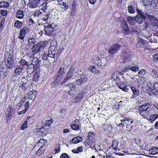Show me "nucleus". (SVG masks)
Wrapping results in <instances>:
<instances>
[{
	"mask_svg": "<svg viewBox=\"0 0 158 158\" xmlns=\"http://www.w3.org/2000/svg\"><path fill=\"white\" fill-rule=\"evenodd\" d=\"M152 74L155 76V77L158 78V73L156 70L154 69H152Z\"/></svg>",
	"mask_w": 158,
	"mask_h": 158,
	"instance_id": "a18cd8bd",
	"label": "nucleus"
},
{
	"mask_svg": "<svg viewBox=\"0 0 158 158\" xmlns=\"http://www.w3.org/2000/svg\"><path fill=\"white\" fill-rule=\"evenodd\" d=\"M83 151L82 147V146L78 147L77 149L72 150V152L73 153H78L80 152H81Z\"/></svg>",
	"mask_w": 158,
	"mask_h": 158,
	"instance_id": "72a5a7b5",
	"label": "nucleus"
},
{
	"mask_svg": "<svg viewBox=\"0 0 158 158\" xmlns=\"http://www.w3.org/2000/svg\"><path fill=\"white\" fill-rule=\"evenodd\" d=\"M1 14L4 16L7 15V11L6 10H0Z\"/></svg>",
	"mask_w": 158,
	"mask_h": 158,
	"instance_id": "49530a36",
	"label": "nucleus"
},
{
	"mask_svg": "<svg viewBox=\"0 0 158 158\" xmlns=\"http://www.w3.org/2000/svg\"><path fill=\"white\" fill-rule=\"evenodd\" d=\"M128 11L129 13L133 14L135 13V10L132 6H129L128 7Z\"/></svg>",
	"mask_w": 158,
	"mask_h": 158,
	"instance_id": "f704fd0d",
	"label": "nucleus"
},
{
	"mask_svg": "<svg viewBox=\"0 0 158 158\" xmlns=\"http://www.w3.org/2000/svg\"><path fill=\"white\" fill-rule=\"evenodd\" d=\"M36 94V91L35 90H33L29 92L26 95H27V98L31 99Z\"/></svg>",
	"mask_w": 158,
	"mask_h": 158,
	"instance_id": "c756f323",
	"label": "nucleus"
},
{
	"mask_svg": "<svg viewBox=\"0 0 158 158\" xmlns=\"http://www.w3.org/2000/svg\"><path fill=\"white\" fill-rule=\"evenodd\" d=\"M121 47V46L118 44L113 45L110 48L109 52L112 55H114L120 49Z\"/></svg>",
	"mask_w": 158,
	"mask_h": 158,
	"instance_id": "f8f14e48",
	"label": "nucleus"
},
{
	"mask_svg": "<svg viewBox=\"0 0 158 158\" xmlns=\"http://www.w3.org/2000/svg\"><path fill=\"white\" fill-rule=\"evenodd\" d=\"M27 98V97L25 96L23 98H22L21 100V102H20L21 103L20 105L23 104L24 102L26 101Z\"/></svg>",
	"mask_w": 158,
	"mask_h": 158,
	"instance_id": "bf43d9fd",
	"label": "nucleus"
},
{
	"mask_svg": "<svg viewBox=\"0 0 158 158\" xmlns=\"http://www.w3.org/2000/svg\"><path fill=\"white\" fill-rule=\"evenodd\" d=\"M47 143L46 140L44 139H40L39 142L37 143L33 148L35 149H37V148L39 147H40V148H42L46 144V143Z\"/></svg>",
	"mask_w": 158,
	"mask_h": 158,
	"instance_id": "a211bd4d",
	"label": "nucleus"
},
{
	"mask_svg": "<svg viewBox=\"0 0 158 158\" xmlns=\"http://www.w3.org/2000/svg\"><path fill=\"white\" fill-rule=\"evenodd\" d=\"M115 79L117 80L116 85L118 87L125 92H127L128 91V88H127V85L122 82L120 81L119 78L116 77Z\"/></svg>",
	"mask_w": 158,
	"mask_h": 158,
	"instance_id": "9b49d317",
	"label": "nucleus"
},
{
	"mask_svg": "<svg viewBox=\"0 0 158 158\" xmlns=\"http://www.w3.org/2000/svg\"><path fill=\"white\" fill-rule=\"evenodd\" d=\"M131 52L127 48L124 49L121 54V56L123 58V62L126 63L130 61Z\"/></svg>",
	"mask_w": 158,
	"mask_h": 158,
	"instance_id": "6e6552de",
	"label": "nucleus"
},
{
	"mask_svg": "<svg viewBox=\"0 0 158 158\" xmlns=\"http://www.w3.org/2000/svg\"><path fill=\"white\" fill-rule=\"evenodd\" d=\"M27 69H34V67H35L34 65H33L31 64H29V63H28V65H27Z\"/></svg>",
	"mask_w": 158,
	"mask_h": 158,
	"instance_id": "6e6d98bb",
	"label": "nucleus"
},
{
	"mask_svg": "<svg viewBox=\"0 0 158 158\" xmlns=\"http://www.w3.org/2000/svg\"><path fill=\"white\" fill-rule=\"evenodd\" d=\"M35 67H34V69L37 71V72H38L40 70V67H37V65L36 64H34Z\"/></svg>",
	"mask_w": 158,
	"mask_h": 158,
	"instance_id": "774afa93",
	"label": "nucleus"
},
{
	"mask_svg": "<svg viewBox=\"0 0 158 158\" xmlns=\"http://www.w3.org/2000/svg\"><path fill=\"white\" fill-rule=\"evenodd\" d=\"M69 87H70L71 89V90L72 91H74L75 90V87L74 86V85H73L72 83L71 84H70L69 85Z\"/></svg>",
	"mask_w": 158,
	"mask_h": 158,
	"instance_id": "052dcab7",
	"label": "nucleus"
},
{
	"mask_svg": "<svg viewBox=\"0 0 158 158\" xmlns=\"http://www.w3.org/2000/svg\"><path fill=\"white\" fill-rule=\"evenodd\" d=\"M5 18H3L1 21L0 23V29H1V28L3 27V24L5 23Z\"/></svg>",
	"mask_w": 158,
	"mask_h": 158,
	"instance_id": "864d4df0",
	"label": "nucleus"
},
{
	"mask_svg": "<svg viewBox=\"0 0 158 158\" xmlns=\"http://www.w3.org/2000/svg\"><path fill=\"white\" fill-rule=\"evenodd\" d=\"M29 25H33L35 23V22L31 19H30L29 20Z\"/></svg>",
	"mask_w": 158,
	"mask_h": 158,
	"instance_id": "69168bd1",
	"label": "nucleus"
},
{
	"mask_svg": "<svg viewBox=\"0 0 158 158\" xmlns=\"http://www.w3.org/2000/svg\"><path fill=\"white\" fill-rule=\"evenodd\" d=\"M50 14H45V16L44 17V20H47L48 19H50Z\"/></svg>",
	"mask_w": 158,
	"mask_h": 158,
	"instance_id": "4d7b16f0",
	"label": "nucleus"
},
{
	"mask_svg": "<svg viewBox=\"0 0 158 158\" xmlns=\"http://www.w3.org/2000/svg\"><path fill=\"white\" fill-rule=\"evenodd\" d=\"M22 23L20 21L16 20L15 21V26L17 28H21L22 26Z\"/></svg>",
	"mask_w": 158,
	"mask_h": 158,
	"instance_id": "4c0bfd02",
	"label": "nucleus"
},
{
	"mask_svg": "<svg viewBox=\"0 0 158 158\" xmlns=\"http://www.w3.org/2000/svg\"><path fill=\"white\" fill-rule=\"evenodd\" d=\"M123 29V33L126 35H129L130 33H131L130 28L128 27V26L124 27Z\"/></svg>",
	"mask_w": 158,
	"mask_h": 158,
	"instance_id": "c9c22d12",
	"label": "nucleus"
},
{
	"mask_svg": "<svg viewBox=\"0 0 158 158\" xmlns=\"http://www.w3.org/2000/svg\"><path fill=\"white\" fill-rule=\"evenodd\" d=\"M157 87H158V83L156 82L151 90L152 93L155 95L157 94L158 93Z\"/></svg>",
	"mask_w": 158,
	"mask_h": 158,
	"instance_id": "c85d7f7f",
	"label": "nucleus"
},
{
	"mask_svg": "<svg viewBox=\"0 0 158 158\" xmlns=\"http://www.w3.org/2000/svg\"><path fill=\"white\" fill-rule=\"evenodd\" d=\"M44 151V149H42V148H40L36 152V154L38 156H40L42 155Z\"/></svg>",
	"mask_w": 158,
	"mask_h": 158,
	"instance_id": "ea45409f",
	"label": "nucleus"
},
{
	"mask_svg": "<svg viewBox=\"0 0 158 158\" xmlns=\"http://www.w3.org/2000/svg\"><path fill=\"white\" fill-rule=\"evenodd\" d=\"M118 145V142L117 141L114 140L112 142L111 147L115 151L117 150V147Z\"/></svg>",
	"mask_w": 158,
	"mask_h": 158,
	"instance_id": "473e14b6",
	"label": "nucleus"
},
{
	"mask_svg": "<svg viewBox=\"0 0 158 158\" xmlns=\"http://www.w3.org/2000/svg\"><path fill=\"white\" fill-rule=\"evenodd\" d=\"M82 139V137L80 136L73 137L71 140V143H77L81 141Z\"/></svg>",
	"mask_w": 158,
	"mask_h": 158,
	"instance_id": "5701e85b",
	"label": "nucleus"
},
{
	"mask_svg": "<svg viewBox=\"0 0 158 158\" xmlns=\"http://www.w3.org/2000/svg\"><path fill=\"white\" fill-rule=\"evenodd\" d=\"M56 52L49 51L48 54H44L42 59L44 60V64L49 65L55 60L56 61L58 60L60 54L57 52L56 53Z\"/></svg>",
	"mask_w": 158,
	"mask_h": 158,
	"instance_id": "f03ea898",
	"label": "nucleus"
},
{
	"mask_svg": "<svg viewBox=\"0 0 158 158\" xmlns=\"http://www.w3.org/2000/svg\"><path fill=\"white\" fill-rule=\"evenodd\" d=\"M147 43H148V41L145 40H143L139 38H138L136 46L138 48L143 47Z\"/></svg>",
	"mask_w": 158,
	"mask_h": 158,
	"instance_id": "6ab92c4d",
	"label": "nucleus"
},
{
	"mask_svg": "<svg viewBox=\"0 0 158 158\" xmlns=\"http://www.w3.org/2000/svg\"><path fill=\"white\" fill-rule=\"evenodd\" d=\"M27 127V121H25L24 123L22 125L21 129L22 130H23L25 128H26Z\"/></svg>",
	"mask_w": 158,
	"mask_h": 158,
	"instance_id": "c03bdc74",
	"label": "nucleus"
},
{
	"mask_svg": "<svg viewBox=\"0 0 158 158\" xmlns=\"http://www.w3.org/2000/svg\"><path fill=\"white\" fill-rule=\"evenodd\" d=\"M11 106H9L5 114L6 115V119L7 120L11 118L12 114L11 112Z\"/></svg>",
	"mask_w": 158,
	"mask_h": 158,
	"instance_id": "4be33fe9",
	"label": "nucleus"
},
{
	"mask_svg": "<svg viewBox=\"0 0 158 158\" xmlns=\"http://www.w3.org/2000/svg\"><path fill=\"white\" fill-rule=\"evenodd\" d=\"M150 107V104L145 103L139 107L138 111L140 115L143 117L147 118L150 122L153 123L158 118V114H151L149 118L148 119V118L151 110Z\"/></svg>",
	"mask_w": 158,
	"mask_h": 158,
	"instance_id": "f257e3e1",
	"label": "nucleus"
},
{
	"mask_svg": "<svg viewBox=\"0 0 158 158\" xmlns=\"http://www.w3.org/2000/svg\"><path fill=\"white\" fill-rule=\"evenodd\" d=\"M39 2L36 0H33V1L31 3L32 8H35L39 4Z\"/></svg>",
	"mask_w": 158,
	"mask_h": 158,
	"instance_id": "37998d69",
	"label": "nucleus"
},
{
	"mask_svg": "<svg viewBox=\"0 0 158 158\" xmlns=\"http://www.w3.org/2000/svg\"><path fill=\"white\" fill-rule=\"evenodd\" d=\"M153 60L155 62H158V53L153 55Z\"/></svg>",
	"mask_w": 158,
	"mask_h": 158,
	"instance_id": "de8ad7c7",
	"label": "nucleus"
},
{
	"mask_svg": "<svg viewBox=\"0 0 158 158\" xmlns=\"http://www.w3.org/2000/svg\"><path fill=\"white\" fill-rule=\"evenodd\" d=\"M34 58L32 59L31 64L33 65H34L35 64L37 61L38 58H37V56H34Z\"/></svg>",
	"mask_w": 158,
	"mask_h": 158,
	"instance_id": "8fccbe9b",
	"label": "nucleus"
},
{
	"mask_svg": "<svg viewBox=\"0 0 158 158\" xmlns=\"http://www.w3.org/2000/svg\"><path fill=\"white\" fill-rule=\"evenodd\" d=\"M23 70V69L22 66L20 65L16 66L15 71V74L17 76L21 74Z\"/></svg>",
	"mask_w": 158,
	"mask_h": 158,
	"instance_id": "aec40b11",
	"label": "nucleus"
},
{
	"mask_svg": "<svg viewBox=\"0 0 158 158\" xmlns=\"http://www.w3.org/2000/svg\"><path fill=\"white\" fill-rule=\"evenodd\" d=\"M39 76L37 75H35L33 77V80L36 81L39 78Z\"/></svg>",
	"mask_w": 158,
	"mask_h": 158,
	"instance_id": "680f3d73",
	"label": "nucleus"
},
{
	"mask_svg": "<svg viewBox=\"0 0 158 158\" xmlns=\"http://www.w3.org/2000/svg\"><path fill=\"white\" fill-rule=\"evenodd\" d=\"M24 15V13L23 11L19 10L16 14V17L19 19H22L23 18Z\"/></svg>",
	"mask_w": 158,
	"mask_h": 158,
	"instance_id": "cd10ccee",
	"label": "nucleus"
},
{
	"mask_svg": "<svg viewBox=\"0 0 158 158\" xmlns=\"http://www.w3.org/2000/svg\"><path fill=\"white\" fill-rule=\"evenodd\" d=\"M144 5L146 6L151 5L152 3V0H142Z\"/></svg>",
	"mask_w": 158,
	"mask_h": 158,
	"instance_id": "58836bf2",
	"label": "nucleus"
},
{
	"mask_svg": "<svg viewBox=\"0 0 158 158\" xmlns=\"http://www.w3.org/2000/svg\"><path fill=\"white\" fill-rule=\"evenodd\" d=\"M80 124L79 121L76 119L73 122V123L71 125V127L73 130H79L81 127V125Z\"/></svg>",
	"mask_w": 158,
	"mask_h": 158,
	"instance_id": "f3484780",
	"label": "nucleus"
},
{
	"mask_svg": "<svg viewBox=\"0 0 158 158\" xmlns=\"http://www.w3.org/2000/svg\"><path fill=\"white\" fill-rule=\"evenodd\" d=\"M127 20L129 23L132 26H134L135 23V17L128 16L127 17Z\"/></svg>",
	"mask_w": 158,
	"mask_h": 158,
	"instance_id": "393cba45",
	"label": "nucleus"
},
{
	"mask_svg": "<svg viewBox=\"0 0 158 158\" xmlns=\"http://www.w3.org/2000/svg\"><path fill=\"white\" fill-rule=\"evenodd\" d=\"M20 63L22 64H23V65H26L27 66V65H28V63L24 59H22L20 61Z\"/></svg>",
	"mask_w": 158,
	"mask_h": 158,
	"instance_id": "603ef678",
	"label": "nucleus"
},
{
	"mask_svg": "<svg viewBox=\"0 0 158 158\" xmlns=\"http://www.w3.org/2000/svg\"><path fill=\"white\" fill-rule=\"evenodd\" d=\"M131 33L132 34H137L139 31V29L136 27L134 26H132L131 27Z\"/></svg>",
	"mask_w": 158,
	"mask_h": 158,
	"instance_id": "7c9ffc66",
	"label": "nucleus"
},
{
	"mask_svg": "<svg viewBox=\"0 0 158 158\" xmlns=\"http://www.w3.org/2000/svg\"><path fill=\"white\" fill-rule=\"evenodd\" d=\"M148 18L151 24L154 27H158V19L154 16L147 15Z\"/></svg>",
	"mask_w": 158,
	"mask_h": 158,
	"instance_id": "4468645a",
	"label": "nucleus"
},
{
	"mask_svg": "<svg viewBox=\"0 0 158 158\" xmlns=\"http://www.w3.org/2000/svg\"><path fill=\"white\" fill-rule=\"evenodd\" d=\"M27 110H26V109H25L19 112L18 114H24L25 113Z\"/></svg>",
	"mask_w": 158,
	"mask_h": 158,
	"instance_id": "338daca9",
	"label": "nucleus"
},
{
	"mask_svg": "<svg viewBox=\"0 0 158 158\" xmlns=\"http://www.w3.org/2000/svg\"><path fill=\"white\" fill-rule=\"evenodd\" d=\"M29 28L27 27H24L20 29L18 38L22 40V42L24 41V38L26 35L29 33Z\"/></svg>",
	"mask_w": 158,
	"mask_h": 158,
	"instance_id": "9d476101",
	"label": "nucleus"
},
{
	"mask_svg": "<svg viewBox=\"0 0 158 158\" xmlns=\"http://www.w3.org/2000/svg\"><path fill=\"white\" fill-rule=\"evenodd\" d=\"M131 89L134 94V95H132L133 98H135L136 97L139 95V90L133 86H131Z\"/></svg>",
	"mask_w": 158,
	"mask_h": 158,
	"instance_id": "412c9836",
	"label": "nucleus"
},
{
	"mask_svg": "<svg viewBox=\"0 0 158 158\" xmlns=\"http://www.w3.org/2000/svg\"><path fill=\"white\" fill-rule=\"evenodd\" d=\"M46 127H44V126L42 127L41 128L40 130V131L43 134H45L47 130L46 129Z\"/></svg>",
	"mask_w": 158,
	"mask_h": 158,
	"instance_id": "09e8293b",
	"label": "nucleus"
},
{
	"mask_svg": "<svg viewBox=\"0 0 158 158\" xmlns=\"http://www.w3.org/2000/svg\"><path fill=\"white\" fill-rule=\"evenodd\" d=\"M75 73H77V72H75V68L73 67H70L66 73V77L64 78L63 81L61 82V85L63 84L72 79Z\"/></svg>",
	"mask_w": 158,
	"mask_h": 158,
	"instance_id": "39448f33",
	"label": "nucleus"
},
{
	"mask_svg": "<svg viewBox=\"0 0 158 158\" xmlns=\"http://www.w3.org/2000/svg\"><path fill=\"white\" fill-rule=\"evenodd\" d=\"M34 69H27V73L31 74L34 71Z\"/></svg>",
	"mask_w": 158,
	"mask_h": 158,
	"instance_id": "e2e57ef3",
	"label": "nucleus"
},
{
	"mask_svg": "<svg viewBox=\"0 0 158 158\" xmlns=\"http://www.w3.org/2000/svg\"><path fill=\"white\" fill-rule=\"evenodd\" d=\"M139 67L137 66H132L131 65H129L126 67L122 72L119 73L121 75H123L124 73L129 71L130 70L134 72H136L139 70Z\"/></svg>",
	"mask_w": 158,
	"mask_h": 158,
	"instance_id": "ddd939ff",
	"label": "nucleus"
},
{
	"mask_svg": "<svg viewBox=\"0 0 158 158\" xmlns=\"http://www.w3.org/2000/svg\"><path fill=\"white\" fill-rule=\"evenodd\" d=\"M89 69L94 73L95 74L96 73H97L98 72V70H96L95 69V68L94 66H91L90 67Z\"/></svg>",
	"mask_w": 158,
	"mask_h": 158,
	"instance_id": "a19ab883",
	"label": "nucleus"
},
{
	"mask_svg": "<svg viewBox=\"0 0 158 158\" xmlns=\"http://www.w3.org/2000/svg\"><path fill=\"white\" fill-rule=\"evenodd\" d=\"M44 31L45 34L48 36H54L56 34L55 31L56 29V27L53 26L52 24H48L44 27Z\"/></svg>",
	"mask_w": 158,
	"mask_h": 158,
	"instance_id": "423d86ee",
	"label": "nucleus"
},
{
	"mask_svg": "<svg viewBox=\"0 0 158 158\" xmlns=\"http://www.w3.org/2000/svg\"><path fill=\"white\" fill-rule=\"evenodd\" d=\"M136 10L138 15L135 17V22L140 24H141L143 21V19H146L147 15L138 8L136 9Z\"/></svg>",
	"mask_w": 158,
	"mask_h": 158,
	"instance_id": "0eeeda50",
	"label": "nucleus"
},
{
	"mask_svg": "<svg viewBox=\"0 0 158 158\" xmlns=\"http://www.w3.org/2000/svg\"><path fill=\"white\" fill-rule=\"evenodd\" d=\"M94 136V134L93 132H90L88 133V139L90 140L93 138Z\"/></svg>",
	"mask_w": 158,
	"mask_h": 158,
	"instance_id": "79ce46f5",
	"label": "nucleus"
},
{
	"mask_svg": "<svg viewBox=\"0 0 158 158\" xmlns=\"http://www.w3.org/2000/svg\"><path fill=\"white\" fill-rule=\"evenodd\" d=\"M5 62L6 67L9 69H11L15 65V63L11 55L7 52L5 54Z\"/></svg>",
	"mask_w": 158,
	"mask_h": 158,
	"instance_id": "20e7f679",
	"label": "nucleus"
},
{
	"mask_svg": "<svg viewBox=\"0 0 158 158\" xmlns=\"http://www.w3.org/2000/svg\"><path fill=\"white\" fill-rule=\"evenodd\" d=\"M60 158H69V157L66 153H64L61 155Z\"/></svg>",
	"mask_w": 158,
	"mask_h": 158,
	"instance_id": "5fc2aeb1",
	"label": "nucleus"
},
{
	"mask_svg": "<svg viewBox=\"0 0 158 158\" xmlns=\"http://www.w3.org/2000/svg\"><path fill=\"white\" fill-rule=\"evenodd\" d=\"M146 70L145 69H142L140 70L138 74L142 76L144 75L146 73Z\"/></svg>",
	"mask_w": 158,
	"mask_h": 158,
	"instance_id": "3c124183",
	"label": "nucleus"
},
{
	"mask_svg": "<svg viewBox=\"0 0 158 158\" xmlns=\"http://www.w3.org/2000/svg\"><path fill=\"white\" fill-rule=\"evenodd\" d=\"M129 121V120L128 118H126L121 120V122L125 123H127Z\"/></svg>",
	"mask_w": 158,
	"mask_h": 158,
	"instance_id": "13d9d810",
	"label": "nucleus"
},
{
	"mask_svg": "<svg viewBox=\"0 0 158 158\" xmlns=\"http://www.w3.org/2000/svg\"><path fill=\"white\" fill-rule=\"evenodd\" d=\"M80 77V79L76 80V83L78 85H81L88 81V78L85 76L81 75Z\"/></svg>",
	"mask_w": 158,
	"mask_h": 158,
	"instance_id": "dca6fc26",
	"label": "nucleus"
},
{
	"mask_svg": "<svg viewBox=\"0 0 158 158\" xmlns=\"http://www.w3.org/2000/svg\"><path fill=\"white\" fill-rule=\"evenodd\" d=\"M149 153L151 155H155L158 153V148L153 147L148 150Z\"/></svg>",
	"mask_w": 158,
	"mask_h": 158,
	"instance_id": "b1692460",
	"label": "nucleus"
},
{
	"mask_svg": "<svg viewBox=\"0 0 158 158\" xmlns=\"http://www.w3.org/2000/svg\"><path fill=\"white\" fill-rule=\"evenodd\" d=\"M36 40L34 37H32L28 39V46L33 45L36 42Z\"/></svg>",
	"mask_w": 158,
	"mask_h": 158,
	"instance_id": "bb28decb",
	"label": "nucleus"
},
{
	"mask_svg": "<svg viewBox=\"0 0 158 158\" xmlns=\"http://www.w3.org/2000/svg\"><path fill=\"white\" fill-rule=\"evenodd\" d=\"M83 95L82 93L81 92L79 93L75 99V102L78 103L81 101L83 97Z\"/></svg>",
	"mask_w": 158,
	"mask_h": 158,
	"instance_id": "a878e982",
	"label": "nucleus"
},
{
	"mask_svg": "<svg viewBox=\"0 0 158 158\" xmlns=\"http://www.w3.org/2000/svg\"><path fill=\"white\" fill-rule=\"evenodd\" d=\"M44 46L43 45H40L39 44H36L33 46L32 49V54L34 56H38L37 55L39 54L40 52V49L41 47H44L47 44V42L46 41H45L44 42Z\"/></svg>",
	"mask_w": 158,
	"mask_h": 158,
	"instance_id": "1a4fd4ad",
	"label": "nucleus"
},
{
	"mask_svg": "<svg viewBox=\"0 0 158 158\" xmlns=\"http://www.w3.org/2000/svg\"><path fill=\"white\" fill-rule=\"evenodd\" d=\"M29 103L28 102H27L25 103V109H26V110H27L29 108Z\"/></svg>",
	"mask_w": 158,
	"mask_h": 158,
	"instance_id": "0e129e2a",
	"label": "nucleus"
},
{
	"mask_svg": "<svg viewBox=\"0 0 158 158\" xmlns=\"http://www.w3.org/2000/svg\"><path fill=\"white\" fill-rule=\"evenodd\" d=\"M64 69L61 67L53 79L51 85L52 87H56L60 83L64 74Z\"/></svg>",
	"mask_w": 158,
	"mask_h": 158,
	"instance_id": "7ed1b4c3",
	"label": "nucleus"
},
{
	"mask_svg": "<svg viewBox=\"0 0 158 158\" xmlns=\"http://www.w3.org/2000/svg\"><path fill=\"white\" fill-rule=\"evenodd\" d=\"M57 44L55 40L51 41L50 42V46L49 49V51L54 52L56 51L57 50Z\"/></svg>",
	"mask_w": 158,
	"mask_h": 158,
	"instance_id": "2eb2a0df",
	"label": "nucleus"
},
{
	"mask_svg": "<svg viewBox=\"0 0 158 158\" xmlns=\"http://www.w3.org/2000/svg\"><path fill=\"white\" fill-rule=\"evenodd\" d=\"M52 123L53 119H52L46 120L45 123L44 127H46L50 126Z\"/></svg>",
	"mask_w": 158,
	"mask_h": 158,
	"instance_id": "e433bc0d",
	"label": "nucleus"
},
{
	"mask_svg": "<svg viewBox=\"0 0 158 158\" xmlns=\"http://www.w3.org/2000/svg\"><path fill=\"white\" fill-rule=\"evenodd\" d=\"M4 7V8H8L9 7V4L8 2H4L0 3V8Z\"/></svg>",
	"mask_w": 158,
	"mask_h": 158,
	"instance_id": "2f4dec72",
	"label": "nucleus"
}]
</instances>
